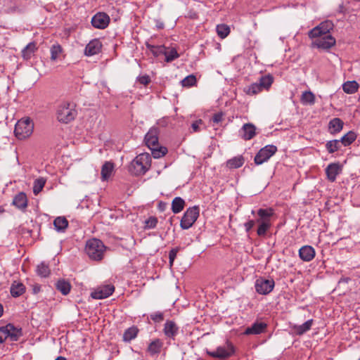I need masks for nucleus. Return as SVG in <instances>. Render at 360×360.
<instances>
[{
  "instance_id": "34",
  "label": "nucleus",
  "mask_w": 360,
  "mask_h": 360,
  "mask_svg": "<svg viewBox=\"0 0 360 360\" xmlns=\"http://www.w3.org/2000/svg\"><path fill=\"white\" fill-rule=\"evenodd\" d=\"M113 164L110 162H106L102 166L101 176L103 180H107L111 175L113 171Z\"/></svg>"
},
{
  "instance_id": "64",
  "label": "nucleus",
  "mask_w": 360,
  "mask_h": 360,
  "mask_svg": "<svg viewBox=\"0 0 360 360\" xmlns=\"http://www.w3.org/2000/svg\"><path fill=\"white\" fill-rule=\"evenodd\" d=\"M158 27H159V28H162V27H163V26H162V25H159Z\"/></svg>"
},
{
  "instance_id": "26",
  "label": "nucleus",
  "mask_w": 360,
  "mask_h": 360,
  "mask_svg": "<svg viewBox=\"0 0 360 360\" xmlns=\"http://www.w3.org/2000/svg\"><path fill=\"white\" fill-rule=\"evenodd\" d=\"M56 288L63 295H67L68 294H69L71 290V285L68 281L64 279H60L57 281L56 284Z\"/></svg>"
},
{
  "instance_id": "52",
  "label": "nucleus",
  "mask_w": 360,
  "mask_h": 360,
  "mask_svg": "<svg viewBox=\"0 0 360 360\" xmlns=\"http://www.w3.org/2000/svg\"><path fill=\"white\" fill-rule=\"evenodd\" d=\"M20 122H21V120H19V121L17 122V124H16V125H15V131H14L15 134V136H16L18 139H20V140L22 139V132L20 131V130L21 129V128H20Z\"/></svg>"
},
{
  "instance_id": "56",
  "label": "nucleus",
  "mask_w": 360,
  "mask_h": 360,
  "mask_svg": "<svg viewBox=\"0 0 360 360\" xmlns=\"http://www.w3.org/2000/svg\"><path fill=\"white\" fill-rule=\"evenodd\" d=\"M41 290V287L39 285H34L33 286L32 290L34 294L38 293Z\"/></svg>"
},
{
  "instance_id": "53",
  "label": "nucleus",
  "mask_w": 360,
  "mask_h": 360,
  "mask_svg": "<svg viewBox=\"0 0 360 360\" xmlns=\"http://www.w3.org/2000/svg\"><path fill=\"white\" fill-rule=\"evenodd\" d=\"M223 113L222 112H217V113H215L212 118V120L214 123H216V124H218L220 122L222 121L223 120Z\"/></svg>"
},
{
  "instance_id": "10",
  "label": "nucleus",
  "mask_w": 360,
  "mask_h": 360,
  "mask_svg": "<svg viewBox=\"0 0 360 360\" xmlns=\"http://www.w3.org/2000/svg\"><path fill=\"white\" fill-rule=\"evenodd\" d=\"M275 282L273 279H266L262 277L257 278L255 283V290L260 295H268L274 289Z\"/></svg>"
},
{
  "instance_id": "5",
  "label": "nucleus",
  "mask_w": 360,
  "mask_h": 360,
  "mask_svg": "<svg viewBox=\"0 0 360 360\" xmlns=\"http://www.w3.org/2000/svg\"><path fill=\"white\" fill-rule=\"evenodd\" d=\"M21 334V328L15 327L11 323L0 326V344L4 342L7 339L11 341H16Z\"/></svg>"
},
{
  "instance_id": "42",
  "label": "nucleus",
  "mask_w": 360,
  "mask_h": 360,
  "mask_svg": "<svg viewBox=\"0 0 360 360\" xmlns=\"http://www.w3.org/2000/svg\"><path fill=\"white\" fill-rule=\"evenodd\" d=\"M217 32L218 36L221 38H226L230 33V28L225 24H220L217 26Z\"/></svg>"
},
{
  "instance_id": "39",
  "label": "nucleus",
  "mask_w": 360,
  "mask_h": 360,
  "mask_svg": "<svg viewBox=\"0 0 360 360\" xmlns=\"http://www.w3.org/2000/svg\"><path fill=\"white\" fill-rule=\"evenodd\" d=\"M46 181V179L43 177H40L34 181L33 193L35 195H38L41 191L45 186Z\"/></svg>"
},
{
  "instance_id": "36",
  "label": "nucleus",
  "mask_w": 360,
  "mask_h": 360,
  "mask_svg": "<svg viewBox=\"0 0 360 360\" xmlns=\"http://www.w3.org/2000/svg\"><path fill=\"white\" fill-rule=\"evenodd\" d=\"M262 91L259 82H255L244 88V92L250 96L256 95Z\"/></svg>"
},
{
  "instance_id": "57",
  "label": "nucleus",
  "mask_w": 360,
  "mask_h": 360,
  "mask_svg": "<svg viewBox=\"0 0 360 360\" xmlns=\"http://www.w3.org/2000/svg\"><path fill=\"white\" fill-rule=\"evenodd\" d=\"M350 280L349 278H341L338 282V284L340 285L341 283H347L349 282V281Z\"/></svg>"
},
{
  "instance_id": "32",
  "label": "nucleus",
  "mask_w": 360,
  "mask_h": 360,
  "mask_svg": "<svg viewBox=\"0 0 360 360\" xmlns=\"http://www.w3.org/2000/svg\"><path fill=\"white\" fill-rule=\"evenodd\" d=\"M300 100L302 104L311 105L315 103V96L311 91H306L302 93Z\"/></svg>"
},
{
  "instance_id": "48",
  "label": "nucleus",
  "mask_w": 360,
  "mask_h": 360,
  "mask_svg": "<svg viewBox=\"0 0 360 360\" xmlns=\"http://www.w3.org/2000/svg\"><path fill=\"white\" fill-rule=\"evenodd\" d=\"M158 224V219L155 217H150L148 219L145 221V226L144 228L146 229H154Z\"/></svg>"
},
{
  "instance_id": "38",
  "label": "nucleus",
  "mask_w": 360,
  "mask_h": 360,
  "mask_svg": "<svg viewBox=\"0 0 360 360\" xmlns=\"http://www.w3.org/2000/svg\"><path fill=\"white\" fill-rule=\"evenodd\" d=\"M10 291L11 295L14 297H17L22 295V283L14 281L11 286Z\"/></svg>"
},
{
  "instance_id": "60",
  "label": "nucleus",
  "mask_w": 360,
  "mask_h": 360,
  "mask_svg": "<svg viewBox=\"0 0 360 360\" xmlns=\"http://www.w3.org/2000/svg\"><path fill=\"white\" fill-rule=\"evenodd\" d=\"M27 205V197L25 195V194L24 193V208H25Z\"/></svg>"
},
{
  "instance_id": "1",
  "label": "nucleus",
  "mask_w": 360,
  "mask_h": 360,
  "mask_svg": "<svg viewBox=\"0 0 360 360\" xmlns=\"http://www.w3.org/2000/svg\"><path fill=\"white\" fill-rule=\"evenodd\" d=\"M158 134V129L157 127H152L149 129L144 138L146 145L151 150L152 155L154 158H162L167 153V148L159 147Z\"/></svg>"
},
{
  "instance_id": "11",
  "label": "nucleus",
  "mask_w": 360,
  "mask_h": 360,
  "mask_svg": "<svg viewBox=\"0 0 360 360\" xmlns=\"http://www.w3.org/2000/svg\"><path fill=\"white\" fill-rule=\"evenodd\" d=\"M333 27L334 25L331 21H323L309 32V37H316L326 35H331L330 34V31L333 29Z\"/></svg>"
},
{
  "instance_id": "13",
  "label": "nucleus",
  "mask_w": 360,
  "mask_h": 360,
  "mask_svg": "<svg viewBox=\"0 0 360 360\" xmlns=\"http://www.w3.org/2000/svg\"><path fill=\"white\" fill-rule=\"evenodd\" d=\"M115 291L113 285L107 284L98 287L94 292H91V296L94 299L101 300L110 296Z\"/></svg>"
},
{
  "instance_id": "19",
  "label": "nucleus",
  "mask_w": 360,
  "mask_h": 360,
  "mask_svg": "<svg viewBox=\"0 0 360 360\" xmlns=\"http://www.w3.org/2000/svg\"><path fill=\"white\" fill-rule=\"evenodd\" d=\"M314 320L309 319L301 325L294 324L291 326V328L295 335L300 336L311 329Z\"/></svg>"
},
{
  "instance_id": "2",
  "label": "nucleus",
  "mask_w": 360,
  "mask_h": 360,
  "mask_svg": "<svg viewBox=\"0 0 360 360\" xmlns=\"http://www.w3.org/2000/svg\"><path fill=\"white\" fill-rule=\"evenodd\" d=\"M150 163V154L147 153H141L130 163L129 172L135 176L144 174L149 169Z\"/></svg>"
},
{
  "instance_id": "16",
  "label": "nucleus",
  "mask_w": 360,
  "mask_h": 360,
  "mask_svg": "<svg viewBox=\"0 0 360 360\" xmlns=\"http://www.w3.org/2000/svg\"><path fill=\"white\" fill-rule=\"evenodd\" d=\"M342 172V166L339 162L330 163L326 168L327 179L330 182H334L336 177Z\"/></svg>"
},
{
  "instance_id": "24",
  "label": "nucleus",
  "mask_w": 360,
  "mask_h": 360,
  "mask_svg": "<svg viewBox=\"0 0 360 360\" xmlns=\"http://www.w3.org/2000/svg\"><path fill=\"white\" fill-rule=\"evenodd\" d=\"M139 331V328L135 326L127 328L123 334V341L129 342L132 340L135 339L138 335Z\"/></svg>"
},
{
  "instance_id": "35",
  "label": "nucleus",
  "mask_w": 360,
  "mask_h": 360,
  "mask_svg": "<svg viewBox=\"0 0 360 360\" xmlns=\"http://www.w3.org/2000/svg\"><path fill=\"white\" fill-rule=\"evenodd\" d=\"M274 82V78L271 75H267L261 77V78L259 80V84L262 88V89H266L268 90L270 86H271L272 83Z\"/></svg>"
},
{
  "instance_id": "61",
  "label": "nucleus",
  "mask_w": 360,
  "mask_h": 360,
  "mask_svg": "<svg viewBox=\"0 0 360 360\" xmlns=\"http://www.w3.org/2000/svg\"><path fill=\"white\" fill-rule=\"evenodd\" d=\"M4 312V307L1 304H0V317L2 316Z\"/></svg>"
},
{
  "instance_id": "44",
  "label": "nucleus",
  "mask_w": 360,
  "mask_h": 360,
  "mask_svg": "<svg viewBox=\"0 0 360 360\" xmlns=\"http://www.w3.org/2000/svg\"><path fill=\"white\" fill-rule=\"evenodd\" d=\"M51 59L56 60L63 51L62 46L59 44H55L51 47Z\"/></svg>"
},
{
  "instance_id": "43",
  "label": "nucleus",
  "mask_w": 360,
  "mask_h": 360,
  "mask_svg": "<svg viewBox=\"0 0 360 360\" xmlns=\"http://www.w3.org/2000/svg\"><path fill=\"white\" fill-rule=\"evenodd\" d=\"M259 224L258 229L257 230V233L259 236H265L267 231L271 227L270 221H260L258 222Z\"/></svg>"
},
{
  "instance_id": "22",
  "label": "nucleus",
  "mask_w": 360,
  "mask_h": 360,
  "mask_svg": "<svg viewBox=\"0 0 360 360\" xmlns=\"http://www.w3.org/2000/svg\"><path fill=\"white\" fill-rule=\"evenodd\" d=\"M344 122L340 118L332 119L328 123V129L332 134L340 132L343 128Z\"/></svg>"
},
{
  "instance_id": "33",
  "label": "nucleus",
  "mask_w": 360,
  "mask_h": 360,
  "mask_svg": "<svg viewBox=\"0 0 360 360\" xmlns=\"http://www.w3.org/2000/svg\"><path fill=\"white\" fill-rule=\"evenodd\" d=\"M356 139V134L353 131H349L346 134H345L340 141V143L344 146H348L352 144Z\"/></svg>"
},
{
  "instance_id": "15",
  "label": "nucleus",
  "mask_w": 360,
  "mask_h": 360,
  "mask_svg": "<svg viewBox=\"0 0 360 360\" xmlns=\"http://www.w3.org/2000/svg\"><path fill=\"white\" fill-rule=\"evenodd\" d=\"M102 43L98 39L91 40L86 46L84 54L86 56H92L99 53L101 51Z\"/></svg>"
},
{
  "instance_id": "40",
  "label": "nucleus",
  "mask_w": 360,
  "mask_h": 360,
  "mask_svg": "<svg viewBox=\"0 0 360 360\" xmlns=\"http://www.w3.org/2000/svg\"><path fill=\"white\" fill-rule=\"evenodd\" d=\"M165 61L167 63H170L179 57V55L177 53V51L175 48L169 49V48L166 47V51H165Z\"/></svg>"
},
{
  "instance_id": "51",
  "label": "nucleus",
  "mask_w": 360,
  "mask_h": 360,
  "mask_svg": "<svg viewBox=\"0 0 360 360\" xmlns=\"http://www.w3.org/2000/svg\"><path fill=\"white\" fill-rule=\"evenodd\" d=\"M137 81L144 85V86H146L148 85L150 82V78L148 75H142V76H139L137 77Z\"/></svg>"
},
{
  "instance_id": "30",
  "label": "nucleus",
  "mask_w": 360,
  "mask_h": 360,
  "mask_svg": "<svg viewBox=\"0 0 360 360\" xmlns=\"http://www.w3.org/2000/svg\"><path fill=\"white\" fill-rule=\"evenodd\" d=\"M34 126L32 120L28 117L24 118V139L30 137L32 134Z\"/></svg>"
},
{
  "instance_id": "14",
  "label": "nucleus",
  "mask_w": 360,
  "mask_h": 360,
  "mask_svg": "<svg viewBox=\"0 0 360 360\" xmlns=\"http://www.w3.org/2000/svg\"><path fill=\"white\" fill-rule=\"evenodd\" d=\"M179 327L172 320H167L164 324L163 333L167 338L174 340L179 334Z\"/></svg>"
},
{
  "instance_id": "9",
  "label": "nucleus",
  "mask_w": 360,
  "mask_h": 360,
  "mask_svg": "<svg viewBox=\"0 0 360 360\" xmlns=\"http://www.w3.org/2000/svg\"><path fill=\"white\" fill-rule=\"evenodd\" d=\"M277 151V147L274 145H267L261 148L255 157V163L256 165H262L266 162Z\"/></svg>"
},
{
  "instance_id": "50",
  "label": "nucleus",
  "mask_w": 360,
  "mask_h": 360,
  "mask_svg": "<svg viewBox=\"0 0 360 360\" xmlns=\"http://www.w3.org/2000/svg\"><path fill=\"white\" fill-rule=\"evenodd\" d=\"M179 251V248H173L169 252V265L172 266L173 265L174 261L176 257L177 252Z\"/></svg>"
},
{
  "instance_id": "8",
  "label": "nucleus",
  "mask_w": 360,
  "mask_h": 360,
  "mask_svg": "<svg viewBox=\"0 0 360 360\" xmlns=\"http://www.w3.org/2000/svg\"><path fill=\"white\" fill-rule=\"evenodd\" d=\"M314 39L311 46L323 50L330 49L334 46L336 43L335 39L332 35H326L321 37H311Z\"/></svg>"
},
{
  "instance_id": "31",
  "label": "nucleus",
  "mask_w": 360,
  "mask_h": 360,
  "mask_svg": "<svg viewBox=\"0 0 360 360\" xmlns=\"http://www.w3.org/2000/svg\"><path fill=\"white\" fill-rule=\"evenodd\" d=\"M359 89V84L356 81H348L343 84V91L349 94H354Z\"/></svg>"
},
{
  "instance_id": "23",
  "label": "nucleus",
  "mask_w": 360,
  "mask_h": 360,
  "mask_svg": "<svg viewBox=\"0 0 360 360\" xmlns=\"http://www.w3.org/2000/svg\"><path fill=\"white\" fill-rule=\"evenodd\" d=\"M245 159L242 155H238L229 160L226 162V165L229 169H238L243 166Z\"/></svg>"
},
{
  "instance_id": "27",
  "label": "nucleus",
  "mask_w": 360,
  "mask_h": 360,
  "mask_svg": "<svg viewBox=\"0 0 360 360\" xmlns=\"http://www.w3.org/2000/svg\"><path fill=\"white\" fill-rule=\"evenodd\" d=\"M185 206V201L181 197H176L172 202V210L174 214L181 212Z\"/></svg>"
},
{
  "instance_id": "12",
  "label": "nucleus",
  "mask_w": 360,
  "mask_h": 360,
  "mask_svg": "<svg viewBox=\"0 0 360 360\" xmlns=\"http://www.w3.org/2000/svg\"><path fill=\"white\" fill-rule=\"evenodd\" d=\"M110 17L103 12H98L91 18V25L96 29L103 30L106 28L110 23Z\"/></svg>"
},
{
  "instance_id": "29",
  "label": "nucleus",
  "mask_w": 360,
  "mask_h": 360,
  "mask_svg": "<svg viewBox=\"0 0 360 360\" xmlns=\"http://www.w3.org/2000/svg\"><path fill=\"white\" fill-rule=\"evenodd\" d=\"M53 225L58 231H64L68 226V221L64 217H58L54 219Z\"/></svg>"
},
{
  "instance_id": "18",
  "label": "nucleus",
  "mask_w": 360,
  "mask_h": 360,
  "mask_svg": "<svg viewBox=\"0 0 360 360\" xmlns=\"http://www.w3.org/2000/svg\"><path fill=\"white\" fill-rule=\"evenodd\" d=\"M316 255L315 250L310 245H304L299 250V256L304 262L311 261Z\"/></svg>"
},
{
  "instance_id": "37",
  "label": "nucleus",
  "mask_w": 360,
  "mask_h": 360,
  "mask_svg": "<svg viewBox=\"0 0 360 360\" xmlns=\"http://www.w3.org/2000/svg\"><path fill=\"white\" fill-rule=\"evenodd\" d=\"M341 145L340 140L335 139L328 141L326 148L329 153H333L340 148Z\"/></svg>"
},
{
  "instance_id": "17",
  "label": "nucleus",
  "mask_w": 360,
  "mask_h": 360,
  "mask_svg": "<svg viewBox=\"0 0 360 360\" xmlns=\"http://www.w3.org/2000/svg\"><path fill=\"white\" fill-rule=\"evenodd\" d=\"M267 327L266 323L264 322H255L251 326L245 328L244 331L245 335H259L264 332Z\"/></svg>"
},
{
  "instance_id": "28",
  "label": "nucleus",
  "mask_w": 360,
  "mask_h": 360,
  "mask_svg": "<svg viewBox=\"0 0 360 360\" xmlns=\"http://www.w3.org/2000/svg\"><path fill=\"white\" fill-rule=\"evenodd\" d=\"M146 46L148 49L150 51L153 55L155 57H158L162 54L165 55V51H166V46H155L150 44L149 42L146 43Z\"/></svg>"
},
{
  "instance_id": "55",
  "label": "nucleus",
  "mask_w": 360,
  "mask_h": 360,
  "mask_svg": "<svg viewBox=\"0 0 360 360\" xmlns=\"http://www.w3.org/2000/svg\"><path fill=\"white\" fill-rule=\"evenodd\" d=\"M255 221L254 220H249L244 224V227L247 233H249L252 227L255 226Z\"/></svg>"
},
{
  "instance_id": "21",
  "label": "nucleus",
  "mask_w": 360,
  "mask_h": 360,
  "mask_svg": "<svg viewBox=\"0 0 360 360\" xmlns=\"http://www.w3.org/2000/svg\"><path fill=\"white\" fill-rule=\"evenodd\" d=\"M241 130L243 131L242 137L245 140H250L256 135L255 127L251 123L245 124Z\"/></svg>"
},
{
  "instance_id": "3",
  "label": "nucleus",
  "mask_w": 360,
  "mask_h": 360,
  "mask_svg": "<svg viewBox=\"0 0 360 360\" xmlns=\"http://www.w3.org/2000/svg\"><path fill=\"white\" fill-rule=\"evenodd\" d=\"M105 250V246L103 242L101 240L96 238L89 240L86 242L85 247V251L89 258L96 261L102 259Z\"/></svg>"
},
{
  "instance_id": "47",
  "label": "nucleus",
  "mask_w": 360,
  "mask_h": 360,
  "mask_svg": "<svg viewBox=\"0 0 360 360\" xmlns=\"http://www.w3.org/2000/svg\"><path fill=\"white\" fill-rule=\"evenodd\" d=\"M12 205L20 210L22 209V191L18 192V193L14 197L12 201Z\"/></svg>"
},
{
  "instance_id": "62",
  "label": "nucleus",
  "mask_w": 360,
  "mask_h": 360,
  "mask_svg": "<svg viewBox=\"0 0 360 360\" xmlns=\"http://www.w3.org/2000/svg\"><path fill=\"white\" fill-rule=\"evenodd\" d=\"M56 360H66V359L63 356H58Z\"/></svg>"
},
{
  "instance_id": "45",
  "label": "nucleus",
  "mask_w": 360,
  "mask_h": 360,
  "mask_svg": "<svg viewBox=\"0 0 360 360\" xmlns=\"http://www.w3.org/2000/svg\"><path fill=\"white\" fill-rule=\"evenodd\" d=\"M37 271L38 275L41 277L49 276L51 272L49 266L44 262L37 266Z\"/></svg>"
},
{
  "instance_id": "59",
  "label": "nucleus",
  "mask_w": 360,
  "mask_h": 360,
  "mask_svg": "<svg viewBox=\"0 0 360 360\" xmlns=\"http://www.w3.org/2000/svg\"><path fill=\"white\" fill-rule=\"evenodd\" d=\"M338 11L341 13H345V10L344 6L342 4L340 5Z\"/></svg>"
},
{
  "instance_id": "46",
  "label": "nucleus",
  "mask_w": 360,
  "mask_h": 360,
  "mask_svg": "<svg viewBox=\"0 0 360 360\" xmlns=\"http://www.w3.org/2000/svg\"><path fill=\"white\" fill-rule=\"evenodd\" d=\"M196 77L193 75H190L186 77L182 81L181 84L183 86L191 87L196 84Z\"/></svg>"
},
{
  "instance_id": "20",
  "label": "nucleus",
  "mask_w": 360,
  "mask_h": 360,
  "mask_svg": "<svg viewBox=\"0 0 360 360\" xmlns=\"http://www.w3.org/2000/svg\"><path fill=\"white\" fill-rule=\"evenodd\" d=\"M162 346V341L156 338L148 345L147 352H148L150 356L158 355L160 353Z\"/></svg>"
},
{
  "instance_id": "25",
  "label": "nucleus",
  "mask_w": 360,
  "mask_h": 360,
  "mask_svg": "<svg viewBox=\"0 0 360 360\" xmlns=\"http://www.w3.org/2000/svg\"><path fill=\"white\" fill-rule=\"evenodd\" d=\"M257 214L259 218L257 220V222L270 221V218L274 214V210L272 208H261L258 210Z\"/></svg>"
},
{
  "instance_id": "41",
  "label": "nucleus",
  "mask_w": 360,
  "mask_h": 360,
  "mask_svg": "<svg viewBox=\"0 0 360 360\" xmlns=\"http://www.w3.org/2000/svg\"><path fill=\"white\" fill-rule=\"evenodd\" d=\"M37 49L35 42H30L24 48V59L30 58Z\"/></svg>"
},
{
  "instance_id": "49",
  "label": "nucleus",
  "mask_w": 360,
  "mask_h": 360,
  "mask_svg": "<svg viewBox=\"0 0 360 360\" xmlns=\"http://www.w3.org/2000/svg\"><path fill=\"white\" fill-rule=\"evenodd\" d=\"M150 318L156 323H160L164 319V314L160 311H156L150 314Z\"/></svg>"
},
{
  "instance_id": "58",
  "label": "nucleus",
  "mask_w": 360,
  "mask_h": 360,
  "mask_svg": "<svg viewBox=\"0 0 360 360\" xmlns=\"http://www.w3.org/2000/svg\"><path fill=\"white\" fill-rule=\"evenodd\" d=\"M158 207H159V209H160V210L163 211V210H165V207H166V204H165V203H164V202H160L159 203Z\"/></svg>"
},
{
  "instance_id": "7",
  "label": "nucleus",
  "mask_w": 360,
  "mask_h": 360,
  "mask_svg": "<svg viewBox=\"0 0 360 360\" xmlns=\"http://www.w3.org/2000/svg\"><path fill=\"white\" fill-rule=\"evenodd\" d=\"M199 212L200 210L198 206L188 208L181 219V228L184 230L191 228L198 218Z\"/></svg>"
},
{
  "instance_id": "4",
  "label": "nucleus",
  "mask_w": 360,
  "mask_h": 360,
  "mask_svg": "<svg viewBox=\"0 0 360 360\" xmlns=\"http://www.w3.org/2000/svg\"><path fill=\"white\" fill-rule=\"evenodd\" d=\"M77 110L73 103H63L57 110V119L60 122L69 123L77 116Z\"/></svg>"
},
{
  "instance_id": "54",
  "label": "nucleus",
  "mask_w": 360,
  "mask_h": 360,
  "mask_svg": "<svg viewBox=\"0 0 360 360\" xmlns=\"http://www.w3.org/2000/svg\"><path fill=\"white\" fill-rule=\"evenodd\" d=\"M202 124V120H196L195 122H194L191 124V127H192L193 131V132L199 131L200 130V125H201Z\"/></svg>"
},
{
  "instance_id": "6",
  "label": "nucleus",
  "mask_w": 360,
  "mask_h": 360,
  "mask_svg": "<svg viewBox=\"0 0 360 360\" xmlns=\"http://www.w3.org/2000/svg\"><path fill=\"white\" fill-rule=\"evenodd\" d=\"M235 353V347L227 341L225 345L219 346L214 351H207V354L214 359L224 360L229 358Z\"/></svg>"
},
{
  "instance_id": "63",
  "label": "nucleus",
  "mask_w": 360,
  "mask_h": 360,
  "mask_svg": "<svg viewBox=\"0 0 360 360\" xmlns=\"http://www.w3.org/2000/svg\"><path fill=\"white\" fill-rule=\"evenodd\" d=\"M4 210L0 207V214L4 212Z\"/></svg>"
}]
</instances>
